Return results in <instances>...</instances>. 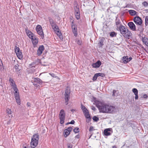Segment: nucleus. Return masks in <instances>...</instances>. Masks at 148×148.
<instances>
[{"mask_svg": "<svg viewBox=\"0 0 148 148\" xmlns=\"http://www.w3.org/2000/svg\"><path fill=\"white\" fill-rule=\"evenodd\" d=\"M95 103L100 112L113 114L116 112L118 110L117 107L110 105L103 100H95Z\"/></svg>", "mask_w": 148, "mask_h": 148, "instance_id": "1", "label": "nucleus"}, {"mask_svg": "<svg viewBox=\"0 0 148 148\" xmlns=\"http://www.w3.org/2000/svg\"><path fill=\"white\" fill-rule=\"evenodd\" d=\"M39 136L38 134L33 135L30 143V146L32 148H35L38 144Z\"/></svg>", "mask_w": 148, "mask_h": 148, "instance_id": "2", "label": "nucleus"}, {"mask_svg": "<svg viewBox=\"0 0 148 148\" xmlns=\"http://www.w3.org/2000/svg\"><path fill=\"white\" fill-rule=\"evenodd\" d=\"M70 90L69 88H67L65 90L64 100L65 102L66 105H67L69 103V101L70 99Z\"/></svg>", "mask_w": 148, "mask_h": 148, "instance_id": "3", "label": "nucleus"}, {"mask_svg": "<svg viewBox=\"0 0 148 148\" xmlns=\"http://www.w3.org/2000/svg\"><path fill=\"white\" fill-rule=\"evenodd\" d=\"M65 117V113L64 110L63 109L61 110L59 114L60 123V124H63L64 123Z\"/></svg>", "mask_w": 148, "mask_h": 148, "instance_id": "4", "label": "nucleus"}, {"mask_svg": "<svg viewBox=\"0 0 148 148\" xmlns=\"http://www.w3.org/2000/svg\"><path fill=\"white\" fill-rule=\"evenodd\" d=\"M14 96L16 99V102L18 105L21 104V100L20 98L18 90V88L15 89L14 90Z\"/></svg>", "mask_w": 148, "mask_h": 148, "instance_id": "5", "label": "nucleus"}, {"mask_svg": "<svg viewBox=\"0 0 148 148\" xmlns=\"http://www.w3.org/2000/svg\"><path fill=\"white\" fill-rule=\"evenodd\" d=\"M36 31L41 38L43 39L44 37V36L41 26L39 25H37L36 27Z\"/></svg>", "mask_w": 148, "mask_h": 148, "instance_id": "6", "label": "nucleus"}, {"mask_svg": "<svg viewBox=\"0 0 148 148\" xmlns=\"http://www.w3.org/2000/svg\"><path fill=\"white\" fill-rule=\"evenodd\" d=\"M14 49L15 52L18 58L20 60L22 59L23 58V56L22 53L20 50L19 48L16 46L15 47Z\"/></svg>", "mask_w": 148, "mask_h": 148, "instance_id": "7", "label": "nucleus"}, {"mask_svg": "<svg viewBox=\"0 0 148 148\" xmlns=\"http://www.w3.org/2000/svg\"><path fill=\"white\" fill-rule=\"evenodd\" d=\"M52 28L60 38L61 39H63L62 35H61V32H60V29L58 26L56 25L52 27Z\"/></svg>", "mask_w": 148, "mask_h": 148, "instance_id": "8", "label": "nucleus"}, {"mask_svg": "<svg viewBox=\"0 0 148 148\" xmlns=\"http://www.w3.org/2000/svg\"><path fill=\"white\" fill-rule=\"evenodd\" d=\"M81 108L84 114L85 117L87 119H90V118L89 114L88 111L86 108V107L82 104L81 105Z\"/></svg>", "mask_w": 148, "mask_h": 148, "instance_id": "9", "label": "nucleus"}, {"mask_svg": "<svg viewBox=\"0 0 148 148\" xmlns=\"http://www.w3.org/2000/svg\"><path fill=\"white\" fill-rule=\"evenodd\" d=\"M72 29L73 32L75 36H77V28L76 26L73 24V22L72 21L71 24Z\"/></svg>", "mask_w": 148, "mask_h": 148, "instance_id": "10", "label": "nucleus"}, {"mask_svg": "<svg viewBox=\"0 0 148 148\" xmlns=\"http://www.w3.org/2000/svg\"><path fill=\"white\" fill-rule=\"evenodd\" d=\"M73 129V128L71 127H69L67 129H65L64 131V136L66 138L70 134L71 132Z\"/></svg>", "mask_w": 148, "mask_h": 148, "instance_id": "11", "label": "nucleus"}, {"mask_svg": "<svg viewBox=\"0 0 148 148\" xmlns=\"http://www.w3.org/2000/svg\"><path fill=\"white\" fill-rule=\"evenodd\" d=\"M134 21L136 24L140 25L142 23V20L138 16L135 17L134 18Z\"/></svg>", "mask_w": 148, "mask_h": 148, "instance_id": "12", "label": "nucleus"}, {"mask_svg": "<svg viewBox=\"0 0 148 148\" xmlns=\"http://www.w3.org/2000/svg\"><path fill=\"white\" fill-rule=\"evenodd\" d=\"M9 81L10 84L13 90L17 88L16 85L15 84L14 81L12 78H10L9 79Z\"/></svg>", "mask_w": 148, "mask_h": 148, "instance_id": "13", "label": "nucleus"}, {"mask_svg": "<svg viewBox=\"0 0 148 148\" xmlns=\"http://www.w3.org/2000/svg\"><path fill=\"white\" fill-rule=\"evenodd\" d=\"M112 132V131L111 128L106 129L104 131V134L106 136L110 135Z\"/></svg>", "mask_w": 148, "mask_h": 148, "instance_id": "14", "label": "nucleus"}, {"mask_svg": "<svg viewBox=\"0 0 148 148\" xmlns=\"http://www.w3.org/2000/svg\"><path fill=\"white\" fill-rule=\"evenodd\" d=\"M132 59L131 57L128 58V57L127 56H124L122 58L123 62L124 64H126L129 62Z\"/></svg>", "mask_w": 148, "mask_h": 148, "instance_id": "15", "label": "nucleus"}, {"mask_svg": "<svg viewBox=\"0 0 148 148\" xmlns=\"http://www.w3.org/2000/svg\"><path fill=\"white\" fill-rule=\"evenodd\" d=\"M44 49V47L43 45L40 46L37 50V54L38 56L40 55L42 53Z\"/></svg>", "mask_w": 148, "mask_h": 148, "instance_id": "16", "label": "nucleus"}, {"mask_svg": "<svg viewBox=\"0 0 148 148\" xmlns=\"http://www.w3.org/2000/svg\"><path fill=\"white\" fill-rule=\"evenodd\" d=\"M119 30L121 33L122 34H125L126 30L128 29L126 28L123 25L122 26L120 27L118 29V30Z\"/></svg>", "mask_w": 148, "mask_h": 148, "instance_id": "17", "label": "nucleus"}, {"mask_svg": "<svg viewBox=\"0 0 148 148\" xmlns=\"http://www.w3.org/2000/svg\"><path fill=\"white\" fill-rule=\"evenodd\" d=\"M128 25L131 29L133 31L136 30V26L133 22H129L128 23Z\"/></svg>", "mask_w": 148, "mask_h": 148, "instance_id": "18", "label": "nucleus"}, {"mask_svg": "<svg viewBox=\"0 0 148 148\" xmlns=\"http://www.w3.org/2000/svg\"><path fill=\"white\" fill-rule=\"evenodd\" d=\"M116 25L117 28V29L123 25L121 24V23L119 19L116 18L115 20Z\"/></svg>", "mask_w": 148, "mask_h": 148, "instance_id": "19", "label": "nucleus"}, {"mask_svg": "<svg viewBox=\"0 0 148 148\" xmlns=\"http://www.w3.org/2000/svg\"><path fill=\"white\" fill-rule=\"evenodd\" d=\"M101 64V62L99 60L96 63H93L92 64V66L93 68H96L99 67Z\"/></svg>", "mask_w": 148, "mask_h": 148, "instance_id": "20", "label": "nucleus"}, {"mask_svg": "<svg viewBox=\"0 0 148 148\" xmlns=\"http://www.w3.org/2000/svg\"><path fill=\"white\" fill-rule=\"evenodd\" d=\"M34 82H35L38 84L40 85L42 84L43 82L40 79L38 78H34Z\"/></svg>", "mask_w": 148, "mask_h": 148, "instance_id": "21", "label": "nucleus"}, {"mask_svg": "<svg viewBox=\"0 0 148 148\" xmlns=\"http://www.w3.org/2000/svg\"><path fill=\"white\" fill-rule=\"evenodd\" d=\"M49 21L50 24L51 25L52 27H54V26H56V25H57L56 24V23H55V22L53 21V20L51 18H49Z\"/></svg>", "mask_w": 148, "mask_h": 148, "instance_id": "22", "label": "nucleus"}, {"mask_svg": "<svg viewBox=\"0 0 148 148\" xmlns=\"http://www.w3.org/2000/svg\"><path fill=\"white\" fill-rule=\"evenodd\" d=\"M32 43L34 47H35L38 43V40L35 38H34L32 40Z\"/></svg>", "mask_w": 148, "mask_h": 148, "instance_id": "23", "label": "nucleus"}, {"mask_svg": "<svg viewBox=\"0 0 148 148\" xmlns=\"http://www.w3.org/2000/svg\"><path fill=\"white\" fill-rule=\"evenodd\" d=\"M142 40L143 43L148 47V39L145 37H143Z\"/></svg>", "mask_w": 148, "mask_h": 148, "instance_id": "24", "label": "nucleus"}, {"mask_svg": "<svg viewBox=\"0 0 148 148\" xmlns=\"http://www.w3.org/2000/svg\"><path fill=\"white\" fill-rule=\"evenodd\" d=\"M76 12L75 14V16L77 19H78L80 18V14L79 13V9L78 8H77V10H75Z\"/></svg>", "mask_w": 148, "mask_h": 148, "instance_id": "25", "label": "nucleus"}, {"mask_svg": "<svg viewBox=\"0 0 148 148\" xmlns=\"http://www.w3.org/2000/svg\"><path fill=\"white\" fill-rule=\"evenodd\" d=\"M127 34L126 35H125V37L129 39L130 38V37L131 36L132 33H131V32L129 30H127Z\"/></svg>", "mask_w": 148, "mask_h": 148, "instance_id": "26", "label": "nucleus"}, {"mask_svg": "<svg viewBox=\"0 0 148 148\" xmlns=\"http://www.w3.org/2000/svg\"><path fill=\"white\" fill-rule=\"evenodd\" d=\"M129 14L132 16L135 15L137 13L134 10H130L128 11Z\"/></svg>", "mask_w": 148, "mask_h": 148, "instance_id": "27", "label": "nucleus"}, {"mask_svg": "<svg viewBox=\"0 0 148 148\" xmlns=\"http://www.w3.org/2000/svg\"><path fill=\"white\" fill-rule=\"evenodd\" d=\"M104 40L103 39H101L100 40L99 42V45L100 47H102L103 45Z\"/></svg>", "mask_w": 148, "mask_h": 148, "instance_id": "28", "label": "nucleus"}, {"mask_svg": "<svg viewBox=\"0 0 148 148\" xmlns=\"http://www.w3.org/2000/svg\"><path fill=\"white\" fill-rule=\"evenodd\" d=\"M116 34L114 32H112L110 34V36L111 37L116 36Z\"/></svg>", "mask_w": 148, "mask_h": 148, "instance_id": "29", "label": "nucleus"}, {"mask_svg": "<svg viewBox=\"0 0 148 148\" xmlns=\"http://www.w3.org/2000/svg\"><path fill=\"white\" fill-rule=\"evenodd\" d=\"M145 24L146 26L148 25V16L145 17Z\"/></svg>", "mask_w": 148, "mask_h": 148, "instance_id": "30", "label": "nucleus"}, {"mask_svg": "<svg viewBox=\"0 0 148 148\" xmlns=\"http://www.w3.org/2000/svg\"><path fill=\"white\" fill-rule=\"evenodd\" d=\"M132 91L135 95L138 94V91L136 88H133L132 90Z\"/></svg>", "mask_w": 148, "mask_h": 148, "instance_id": "31", "label": "nucleus"}, {"mask_svg": "<svg viewBox=\"0 0 148 148\" xmlns=\"http://www.w3.org/2000/svg\"><path fill=\"white\" fill-rule=\"evenodd\" d=\"M73 131L75 133H77L79 131V128L76 127L73 130Z\"/></svg>", "mask_w": 148, "mask_h": 148, "instance_id": "32", "label": "nucleus"}, {"mask_svg": "<svg viewBox=\"0 0 148 148\" xmlns=\"http://www.w3.org/2000/svg\"><path fill=\"white\" fill-rule=\"evenodd\" d=\"M27 36L32 40L34 38V34L32 33H31V34H29L27 35Z\"/></svg>", "mask_w": 148, "mask_h": 148, "instance_id": "33", "label": "nucleus"}, {"mask_svg": "<svg viewBox=\"0 0 148 148\" xmlns=\"http://www.w3.org/2000/svg\"><path fill=\"white\" fill-rule=\"evenodd\" d=\"M92 119L93 120L95 121H98L99 120L98 118L96 117V116H94L93 117Z\"/></svg>", "mask_w": 148, "mask_h": 148, "instance_id": "34", "label": "nucleus"}, {"mask_svg": "<svg viewBox=\"0 0 148 148\" xmlns=\"http://www.w3.org/2000/svg\"><path fill=\"white\" fill-rule=\"evenodd\" d=\"M7 111V113L8 114H12V111H11L10 109H9L8 108L6 110Z\"/></svg>", "mask_w": 148, "mask_h": 148, "instance_id": "35", "label": "nucleus"}, {"mask_svg": "<svg viewBox=\"0 0 148 148\" xmlns=\"http://www.w3.org/2000/svg\"><path fill=\"white\" fill-rule=\"evenodd\" d=\"M96 74L97 75V77L99 76H101L103 77L104 75V74L101 73H97Z\"/></svg>", "mask_w": 148, "mask_h": 148, "instance_id": "36", "label": "nucleus"}, {"mask_svg": "<svg viewBox=\"0 0 148 148\" xmlns=\"http://www.w3.org/2000/svg\"><path fill=\"white\" fill-rule=\"evenodd\" d=\"M97 75L95 74L94 76H93L92 78V80L93 81H95L96 80L97 78Z\"/></svg>", "mask_w": 148, "mask_h": 148, "instance_id": "37", "label": "nucleus"}, {"mask_svg": "<svg viewBox=\"0 0 148 148\" xmlns=\"http://www.w3.org/2000/svg\"><path fill=\"white\" fill-rule=\"evenodd\" d=\"M143 4L144 6H148V3H147L146 1H144L143 3Z\"/></svg>", "mask_w": 148, "mask_h": 148, "instance_id": "38", "label": "nucleus"}, {"mask_svg": "<svg viewBox=\"0 0 148 148\" xmlns=\"http://www.w3.org/2000/svg\"><path fill=\"white\" fill-rule=\"evenodd\" d=\"M25 31L27 35L28 34H31V33H32V32L30 31H29V30L27 29H25Z\"/></svg>", "mask_w": 148, "mask_h": 148, "instance_id": "39", "label": "nucleus"}, {"mask_svg": "<svg viewBox=\"0 0 148 148\" xmlns=\"http://www.w3.org/2000/svg\"><path fill=\"white\" fill-rule=\"evenodd\" d=\"M18 64L16 65H15L14 68L16 70V71H18Z\"/></svg>", "mask_w": 148, "mask_h": 148, "instance_id": "40", "label": "nucleus"}, {"mask_svg": "<svg viewBox=\"0 0 148 148\" xmlns=\"http://www.w3.org/2000/svg\"><path fill=\"white\" fill-rule=\"evenodd\" d=\"M33 85L35 87H36L37 88H39L40 87L39 85L37 84L34 83L33 84Z\"/></svg>", "mask_w": 148, "mask_h": 148, "instance_id": "41", "label": "nucleus"}, {"mask_svg": "<svg viewBox=\"0 0 148 148\" xmlns=\"http://www.w3.org/2000/svg\"><path fill=\"white\" fill-rule=\"evenodd\" d=\"M94 130L93 127L92 126H91L89 128V131L90 132H91Z\"/></svg>", "mask_w": 148, "mask_h": 148, "instance_id": "42", "label": "nucleus"}, {"mask_svg": "<svg viewBox=\"0 0 148 148\" xmlns=\"http://www.w3.org/2000/svg\"><path fill=\"white\" fill-rule=\"evenodd\" d=\"M49 74L53 77H55V75L53 73H49Z\"/></svg>", "mask_w": 148, "mask_h": 148, "instance_id": "43", "label": "nucleus"}, {"mask_svg": "<svg viewBox=\"0 0 148 148\" xmlns=\"http://www.w3.org/2000/svg\"><path fill=\"white\" fill-rule=\"evenodd\" d=\"M74 123H75L74 121L73 120H72L71 121V122H70L69 123L71 124H74Z\"/></svg>", "mask_w": 148, "mask_h": 148, "instance_id": "44", "label": "nucleus"}, {"mask_svg": "<svg viewBox=\"0 0 148 148\" xmlns=\"http://www.w3.org/2000/svg\"><path fill=\"white\" fill-rule=\"evenodd\" d=\"M147 97V96L146 94H144L143 95V97L144 98H146Z\"/></svg>", "mask_w": 148, "mask_h": 148, "instance_id": "45", "label": "nucleus"}, {"mask_svg": "<svg viewBox=\"0 0 148 148\" xmlns=\"http://www.w3.org/2000/svg\"><path fill=\"white\" fill-rule=\"evenodd\" d=\"M135 95V99H137L138 98V94Z\"/></svg>", "mask_w": 148, "mask_h": 148, "instance_id": "46", "label": "nucleus"}, {"mask_svg": "<svg viewBox=\"0 0 148 148\" xmlns=\"http://www.w3.org/2000/svg\"><path fill=\"white\" fill-rule=\"evenodd\" d=\"M91 108L92 110L94 111H95L96 109L95 107L94 106H92Z\"/></svg>", "mask_w": 148, "mask_h": 148, "instance_id": "47", "label": "nucleus"}, {"mask_svg": "<svg viewBox=\"0 0 148 148\" xmlns=\"http://www.w3.org/2000/svg\"><path fill=\"white\" fill-rule=\"evenodd\" d=\"M68 148H72V145H69L67 146Z\"/></svg>", "mask_w": 148, "mask_h": 148, "instance_id": "48", "label": "nucleus"}, {"mask_svg": "<svg viewBox=\"0 0 148 148\" xmlns=\"http://www.w3.org/2000/svg\"><path fill=\"white\" fill-rule=\"evenodd\" d=\"M127 30H128V29H127ZM127 30H126V32H125V34H122V35L124 36L125 37V35H126L127 34Z\"/></svg>", "mask_w": 148, "mask_h": 148, "instance_id": "49", "label": "nucleus"}, {"mask_svg": "<svg viewBox=\"0 0 148 148\" xmlns=\"http://www.w3.org/2000/svg\"><path fill=\"white\" fill-rule=\"evenodd\" d=\"M77 43L79 45H81V42L79 40H78Z\"/></svg>", "mask_w": 148, "mask_h": 148, "instance_id": "50", "label": "nucleus"}, {"mask_svg": "<svg viewBox=\"0 0 148 148\" xmlns=\"http://www.w3.org/2000/svg\"><path fill=\"white\" fill-rule=\"evenodd\" d=\"M75 109H71V111L73 113V112H74V111H75Z\"/></svg>", "mask_w": 148, "mask_h": 148, "instance_id": "51", "label": "nucleus"}, {"mask_svg": "<svg viewBox=\"0 0 148 148\" xmlns=\"http://www.w3.org/2000/svg\"><path fill=\"white\" fill-rule=\"evenodd\" d=\"M75 138H79V135H77L75 136Z\"/></svg>", "mask_w": 148, "mask_h": 148, "instance_id": "52", "label": "nucleus"}, {"mask_svg": "<svg viewBox=\"0 0 148 148\" xmlns=\"http://www.w3.org/2000/svg\"><path fill=\"white\" fill-rule=\"evenodd\" d=\"M55 78H57V79H58L59 80L60 79V78L58 77L57 76H56Z\"/></svg>", "mask_w": 148, "mask_h": 148, "instance_id": "53", "label": "nucleus"}, {"mask_svg": "<svg viewBox=\"0 0 148 148\" xmlns=\"http://www.w3.org/2000/svg\"><path fill=\"white\" fill-rule=\"evenodd\" d=\"M27 105L28 106H30V103H29L28 102L27 103Z\"/></svg>", "mask_w": 148, "mask_h": 148, "instance_id": "54", "label": "nucleus"}, {"mask_svg": "<svg viewBox=\"0 0 148 148\" xmlns=\"http://www.w3.org/2000/svg\"><path fill=\"white\" fill-rule=\"evenodd\" d=\"M115 91V90H113V94H112V95L113 96L114 95V92Z\"/></svg>", "mask_w": 148, "mask_h": 148, "instance_id": "55", "label": "nucleus"}, {"mask_svg": "<svg viewBox=\"0 0 148 148\" xmlns=\"http://www.w3.org/2000/svg\"><path fill=\"white\" fill-rule=\"evenodd\" d=\"M112 148H116V146H114L112 147Z\"/></svg>", "mask_w": 148, "mask_h": 148, "instance_id": "56", "label": "nucleus"}, {"mask_svg": "<svg viewBox=\"0 0 148 148\" xmlns=\"http://www.w3.org/2000/svg\"><path fill=\"white\" fill-rule=\"evenodd\" d=\"M24 148H27V147H24Z\"/></svg>", "mask_w": 148, "mask_h": 148, "instance_id": "57", "label": "nucleus"}, {"mask_svg": "<svg viewBox=\"0 0 148 148\" xmlns=\"http://www.w3.org/2000/svg\"><path fill=\"white\" fill-rule=\"evenodd\" d=\"M147 12H148V9L147 10Z\"/></svg>", "mask_w": 148, "mask_h": 148, "instance_id": "58", "label": "nucleus"}]
</instances>
